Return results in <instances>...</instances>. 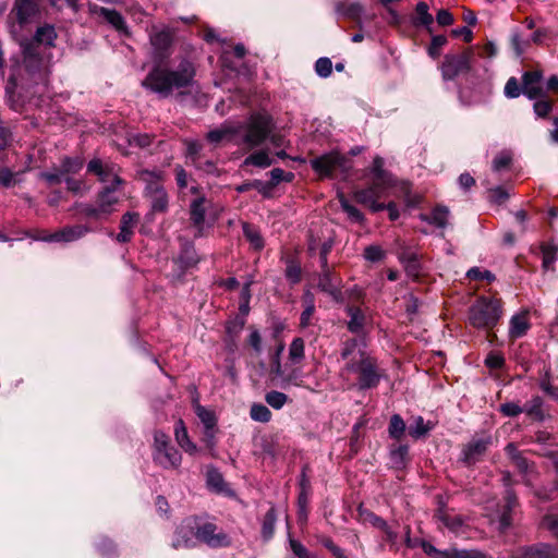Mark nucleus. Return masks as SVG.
Instances as JSON below:
<instances>
[{"instance_id": "nucleus-10", "label": "nucleus", "mask_w": 558, "mask_h": 558, "mask_svg": "<svg viewBox=\"0 0 558 558\" xmlns=\"http://www.w3.org/2000/svg\"><path fill=\"white\" fill-rule=\"evenodd\" d=\"M141 180L148 182V193L150 196L151 208L154 211L162 213L168 207V195L165 189L156 181L158 175L148 170L138 173Z\"/></svg>"}, {"instance_id": "nucleus-57", "label": "nucleus", "mask_w": 558, "mask_h": 558, "mask_svg": "<svg viewBox=\"0 0 558 558\" xmlns=\"http://www.w3.org/2000/svg\"><path fill=\"white\" fill-rule=\"evenodd\" d=\"M551 109L553 102L548 99H541L534 104V111L541 118H545Z\"/></svg>"}, {"instance_id": "nucleus-17", "label": "nucleus", "mask_w": 558, "mask_h": 558, "mask_svg": "<svg viewBox=\"0 0 558 558\" xmlns=\"http://www.w3.org/2000/svg\"><path fill=\"white\" fill-rule=\"evenodd\" d=\"M88 232V227L84 225L65 226L45 239L56 242L69 243L82 239Z\"/></svg>"}, {"instance_id": "nucleus-62", "label": "nucleus", "mask_w": 558, "mask_h": 558, "mask_svg": "<svg viewBox=\"0 0 558 558\" xmlns=\"http://www.w3.org/2000/svg\"><path fill=\"white\" fill-rule=\"evenodd\" d=\"M449 558H486L484 554L477 550H453Z\"/></svg>"}, {"instance_id": "nucleus-39", "label": "nucleus", "mask_w": 558, "mask_h": 558, "mask_svg": "<svg viewBox=\"0 0 558 558\" xmlns=\"http://www.w3.org/2000/svg\"><path fill=\"white\" fill-rule=\"evenodd\" d=\"M196 415L201 420V422L204 424L205 429H210L211 427H216L217 420L215 414L205 409L204 407L197 404L195 408Z\"/></svg>"}, {"instance_id": "nucleus-53", "label": "nucleus", "mask_w": 558, "mask_h": 558, "mask_svg": "<svg viewBox=\"0 0 558 558\" xmlns=\"http://www.w3.org/2000/svg\"><path fill=\"white\" fill-rule=\"evenodd\" d=\"M522 93V88L515 77H510L505 85V95L508 98H517Z\"/></svg>"}, {"instance_id": "nucleus-11", "label": "nucleus", "mask_w": 558, "mask_h": 558, "mask_svg": "<svg viewBox=\"0 0 558 558\" xmlns=\"http://www.w3.org/2000/svg\"><path fill=\"white\" fill-rule=\"evenodd\" d=\"M388 186L389 185L373 181L369 187L356 191L354 198L357 203L369 207L373 211H380L385 209V204L380 203L379 199L384 197Z\"/></svg>"}, {"instance_id": "nucleus-23", "label": "nucleus", "mask_w": 558, "mask_h": 558, "mask_svg": "<svg viewBox=\"0 0 558 558\" xmlns=\"http://www.w3.org/2000/svg\"><path fill=\"white\" fill-rule=\"evenodd\" d=\"M399 260L404 265L408 276L418 279L422 275V266L415 252L403 251L399 255Z\"/></svg>"}, {"instance_id": "nucleus-44", "label": "nucleus", "mask_w": 558, "mask_h": 558, "mask_svg": "<svg viewBox=\"0 0 558 558\" xmlns=\"http://www.w3.org/2000/svg\"><path fill=\"white\" fill-rule=\"evenodd\" d=\"M373 172L375 174L374 181L380 182L386 185H390V178L384 171V159L381 157H375L373 160Z\"/></svg>"}, {"instance_id": "nucleus-13", "label": "nucleus", "mask_w": 558, "mask_h": 558, "mask_svg": "<svg viewBox=\"0 0 558 558\" xmlns=\"http://www.w3.org/2000/svg\"><path fill=\"white\" fill-rule=\"evenodd\" d=\"M317 287L336 302L342 300L341 278L337 276L330 266L322 267V271L318 275Z\"/></svg>"}, {"instance_id": "nucleus-51", "label": "nucleus", "mask_w": 558, "mask_h": 558, "mask_svg": "<svg viewBox=\"0 0 558 558\" xmlns=\"http://www.w3.org/2000/svg\"><path fill=\"white\" fill-rule=\"evenodd\" d=\"M271 185H277L281 181L291 182L294 179V174L292 172H286L280 168H275L270 171Z\"/></svg>"}, {"instance_id": "nucleus-26", "label": "nucleus", "mask_w": 558, "mask_h": 558, "mask_svg": "<svg viewBox=\"0 0 558 558\" xmlns=\"http://www.w3.org/2000/svg\"><path fill=\"white\" fill-rule=\"evenodd\" d=\"M174 437L179 446L187 453L194 454L197 452V447L190 440L186 427L182 420L175 423Z\"/></svg>"}, {"instance_id": "nucleus-55", "label": "nucleus", "mask_w": 558, "mask_h": 558, "mask_svg": "<svg viewBox=\"0 0 558 558\" xmlns=\"http://www.w3.org/2000/svg\"><path fill=\"white\" fill-rule=\"evenodd\" d=\"M138 215L134 213H126L121 218L120 229L125 231H133L138 222Z\"/></svg>"}, {"instance_id": "nucleus-2", "label": "nucleus", "mask_w": 558, "mask_h": 558, "mask_svg": "<svg viewBox=\"0 0 558 558\" xmlns=\"http://www.w3.org/2000/svg\"><path fill=\"white\" fill-rule=\"evenodd\" d=\"M57 32L53 25L44 24L37 27L32 39L22 44L23 63L26 71L45 80L49 72L51 52L50 48L54 46Z\"/></svg>"}, {"instance_id": "nucleus-3", "label": "nucleus", "mask_w": 558, "mask_h": 558, "mask_svg": "<svg viewBox=\"0 0 558 558\" xmlns=\"http://www.w3.org/2000/svg\"><path fill=\"white\" fill-rule=\"evenodd\" d=\"M341 356L347 361L342 373L356 374L357 385L361 389L377 386L380 378L377 364L373 357L359 347L356 339H350L343 343Z\"/></svg>"}, {"instance_id": "nucleus-49", "label": "nucleus", "mask_w": 558, "mask_h": 558, "mask_svg": "<svg viewBox=\"0 0 558 558\" xmlns=\"http://www.w3.org/2000/svg\"><path fill=\"white\" fill-rule=\"evenodd\" d=\"M290 548L298 558H316L308 549L294 538L289 539Z\"/></svg>"}, {"instance_id": "nucleus-46", "label": "nucleus", "mask_w": 558, "mask_h": 558, "mask_svg": "<svg viewBox=\"0 0 558 558\" xmlns=\"http://www.w3.org/2000/svg\"><path fill=\"white\" fill-rule=\"evenodd\" d=\"M415 12L418 24L428 26L433 23V16L428 13V5L425 2H418Z\"/></svg>"}, {"instance_id": "nucleus-31", "label": "nucleus", "mask_w": 558, "mask_h": 558, "mask_svg": "<svg viewBox=\"0 0 558 558\" xmlns=\"http://www.w3.org/2000/svg\"><path fill=\"white\" fill-rule=\"evenodd\" d=\"M433 426L432 422H425L422 416H417L414 418L413 424L408 427V433L411 437L417 439L425 436Z\"/></svg>"}, {"instance_id": "nucleus-21", "label": "nucleus", "mask_w": 558, "mask_h": 558, "mask_svg": "<svg viewBox=\"0 0 558 558\" xmlns=\"http://www.w3.org/2000/svg\"><path fill=\"white\" fill-rule=\"evenodd\" d=\"M118 186L119 185L106 186L98 195L97 205L105 219L113 213V206L119 202V197L114 193Z\"/></svg>"}, {"instance_id": "nucleus-18", "label": "nucleus", "mask_w": 558, "mask_h": 558, "mask_svg": "<svg viewBox=\"0 0 558 558\" xmlns=\"http://www.w3.org/2000/svg\"><path fill=\"white\" fill-rule=\"evenodd\" d=\"M541 71H526L522 75V93L530 99H536L543 95Z\"/></svg>"}, {"instance_id": "nucleus-37", "label": "nucleus", "mask_w": 558, "mask_h": 558, "mask_svg": "<svg viewBox=\"0 0 558 558\" xmlns=\"http://www.w3.org/2000/svg\"><path fill=\"white\" fill-rule=\"evenodd\" d=\"M252 420L256 422L267 423L271 418V412L269 409L260 403H255L251 407L250 411Z\"/></svg>"}, {"instance_id": "nucleus-56", "label": "nucleus", "mask_w": 558, "mask_h": 558, "mask_svg": "<svg viewBox=\"0 0 558 558\" xmlns=\"http://www.w3.org/2000/svg\"><path fill=\"white\" fill-rule=\"evenodd\" d=\"M380 531L383 532V541L388 543L391 548L397 549L398 533L387 523Z\"/></svg>"}, {"instance_id": "nucleus-15", "label": "nucleus", "mask_w": 558, "mask_h": 558, "mask_svg": "<svg viewBox=\"0 0 558 558\" xmlns=\"http://www.w3.org/2000/svg\"><path fill=\"white\" fill-rule=\"evenodd\" d=\"M492 445V437H473L462 449V461L466 464H474L482 459L488 447Z\"/></svg>"}, {"instance_id": "nucleus-29", "label": "nucleus", "mask_w": 558, "mask_h": 558, "mask_svg": "<svg viewBox=\"0 0 558 558\" xmlns=\"http://www.w3.org/2000/svg\"><path fill=\"white\" fill-rule=\"evenodd\" d=\"M506 504L504 506L502 513L499 517V529L505 531L511 525V511L517 505L515 496L508 492L505 497Z\"/></svg>"}, {"instance_id": "nucleus-38", "label": "nucleus", "mask_w": 558, "mask_h": 558, "mask_svg": "<svg viewBox=\"0 0 558 558\" xmlns=\"http://www.w3.org/2000/svg\"><path fill=\"white\" fill-rule=\"evenodd\" d=\"M304 340L294 338L289 348V357L294 363H299L304 359Z\"/></svg>"}, {"instance_id": "nucleus-40", "label": "nucleus", "mask_w": 558, "mask_h": 558, "mask_svg": "<svg viewBox=\"0 0 558 558\" xmlns=\"http://www.w3.org/2000/svg\"><path fill=\"white\" fill-rule=\"evenodd\" d=\"M284 275L291 284L299 283L302 279V269L300 264L294 260H289L287 263Z\"/></svg>"}, {"instance_id": "nucleus-6", "label": "nucleus", "mask_w": 558, "mask_h": 558, "mask_svg": "<svg viewBox=\"0 0 558 558\" xmlns=\"http://www.w3.org/2000/svg\"><path fill=\"white\" fill-rule=\"evenodd\" d=\"M240 145L252 149L260 145L272 132V121L266 114H253L245 124L241 123Z\"/></svg>"}, {"instance_id": "nucleus-64", "label": "nucleus", "mask_w": 558, "mask_h": 558, "mask_svg": "<svg viewBox=\"0 0 558 558\" xmlns=\"http://www.w3.org/2000/svg\"><path fill=\"white\" fill-rule=\"evenodd\" d=\"M543 526L550 530L558 537V517L548 514L543 519Z\"/></svg>"}, {"instance_id": "nucleus-48", "label": "nucleus", "mask_w": 558, "mask_h": 558, "mask_svg": "<svg viewBox=\"0 0 558 558\" xmlns=\"http://www.w3.org/2000/svg\"><path fill=\"white\" fill-rule=\"evenodd\" d=\"M77 208L80 209V213L87 218H92L94 220H105V217L102 213H100L98 205L94 206L88 204H81L77 205Z\"/></svg>"}, {"instance_id": "nucleus-5", "label": "nucleus", "mask_w": 558, "mask_h": 558, "mask_svg": "<svg viewBox=\"0 0 558 558\" xmlns=\"http://www.w3.org/2000/svg\"><path fill=\"white\" fill-rule=\"evenodd\" d=\"M502 315V304L499 299L480 298L469 312V322L475 328L492 329Z\"/></svg>"}, {"instance_id": "nucleus-35", "label": "nucleus", "mask_w": 558, "mask_h": 558, "mask_svg": "<svg viewBox=\"0 0 558 558\" xmlns=\"http://www.w3.org/2000/svg\"><path fill=\"white\" fill-rule=\"evenodd\" d=\"M276 520L275 509L270 508L263 520L262 534L265 539H269L274 535Z\"/></svg>"}, {"instance_id": "nucleus-25", "label": "nucleus", "mask_w": 558, "mask_h": 558, "mask_svg": "<svg viewBox=\"0 0 558 558\" xmlns=\"http://www.w3.org/2000/svg\"><path fill=\"white\" fill-rule=\"evenodd\" d=\"M336 12L350 19L359 21L363 13V7L360 2H350L348 0H339L335 4Z\"/></svg>"}, {"instance_id": "nucleus-24", "label": "nucleus", "mask_w": 558, "mask_h": 558, "mask_svg": "<svg viewBox=\"0 0 558 558\" xmlns=\"http://www.w3.org/2000/svg\"><path fill=\"white\" fill-rule=\"evenodd\" d=\"M530 329L529 312L515 314L510 319L509 337L514 340L521 338Z\"/></svg>"}, {"instance_id": "nucleus-28", "label": "nucleus", "mask_w": 558, "mask_h": 558, "mask_svg": "<svg viewBox=\"0 0 558 558\" xmlns=\"http://www.w3.org/2000/svg\"><path fill=\"white\" fill-rule=\"evenodd\" d=\"M302 303H303L304 310L300 317V327L302 329H305L312 325V318L315 313V300H314V295L311 291L307 290L304 292L303 298H302Z\"/></svg>"}, {"instance_id": "nucleus-61", "label": "nucleus", "mask_w": 558, "mask_h": 558, "mask_svg": "<svg viewBox=\"0 0 558 558\" xmlns=\"http://www.w3.org/2000/svg\"><path fill=\"white\" fill-rule=\"evenodd\" d=\"M151 140V136L148 134H134L129 138V143L130 145L144 148L150 145Z\"/></svg>"}, {"instance_id": "nucleus-41", "label": "nucleus", "mask_w": 558, "mask_h": 558, "mask_svg": "<svg viewBox=\"0 0 558 558\" xmlns=\"http://www.w3.org/2000/svg\"><path fill=\"white\" fill-rule=\"evenodd\" d=\"M64 182L66 183L68 191L73 194L84 195L89 191V186L85 183L84 180L66 177L64 178Z\"/></svg>"}, {"instance_id": "nucleus-60", "label": "nucleus", "mask_w": 558, "mask_h": 558, "mask_svg": "<svg viewBox=\"0 0 558 558\" xmlns=\"http://www.w3.org/2000/svg\"><path fill=\"white\" fill-rule=\"evenodd\" d=\"M40 177L46 180L50 185L60 184L64 181V175L61 173L60 169H54L51 172H44Z\"/></svg>"}, {"instance_id": "nucleus-20", "label": "nucleus", "mask_w": 558, "mask_h": 558, "mask_svg": "<svg viewBox=\"0 0 558 558\" xmlns=\"http://www.w3.org/2000/svg\"><path fill=\"white\" fill-rule=\"evenodd\" d=\"M13 12L20 24L31 22L39 12L37 0H16Z\"/></svg>"}, {"instance_id": "nucleus-52", "label": "nucleus", "mask_w": 558, "mask_h": 558, "mask_svg": "<svg viewBox=\"0 0 558 558\" xmlns=\"http://www.w3.org/2000/svg\"><path fill=\"white\" fill-rule=\"evenodd\" d=\"M315 71L322 77H328L332 71V63L328 58H319L315 63Z\"/></svg>"}, {"instance_id": "nucleus-14", "label": "nucleus", "mask_w": 558, "mask_h": 558, "mask_svg": "<svg viewBox=\"0 0 558 558\" xmlns=\"http://www.w3.org/2000/svg\"><path fill=\"white\" fill-rule=\"evenodd\" d=\"M87 171L98 177L108 186L121 185L123 181L119 177V168L113 163L102 162L100 159H92L87 165Z\"/></svg>"}, {"instance_id": "nucleus-1", "label": "nucleus", "mask_w": 558, "mask_h": 558, "mask_svg": "<svg viewBox=\"0 0 558 558\" xmlns=\"http://www.w3.org/2000/svg\"><path fill=\"white\" fill-rule=\"evenodd\" d=\"M150 44L154 48V61L156 65L148 73L143 85L151 90L168 96L173 88H183L192 84L195 76V68L192 62L183 60L178 70L162 69L161 62L168 56L172 37L168 31H154L150 33Z\"/></svg>"}, {"instance_id": "nucleus-33", "label": "nucleus", "mask_w": 558, "mask_h": 558, "mask_svg": "<svg viewBox=\"0 0 558 558\" xmlns=\"http://www.w3.org/2000/svg\"><path fill=\"white\" fill-rule=\"evenodd\" d=\"M272 159L269 157L266 150H259L250 155L245 160L244 165H252L259 168H267L271 166Z\"/></svg>"}, {"instance_id": "nucleus-7", "label": "nucleus", "mask_w": 558, "mask_h": 558, "mask_svg": "<svg viewBox=\"0 0 558 558\" xmlns=\"http://www.w3.org/2000/svg\"><path fill=\"white\" fill-rule=\"evenodd\" d=\"M153 460L163 469H177L181 464V453L170 444L169 436L161 432L154 433Z\"/></svg>"}, {"instance_id": "nucleus-50", "label": "nucleus", "mask_w": 558, "mask_h": 558, "mask_svg": "<svg viewBox=\"0 0 558 558\" xmlns=\"http://www.w3.org/2000/svg\"><path fill=\"white\" fill-rule=\"evenodd\" d=\"M447 44V38L442 35L434 36L428 48V53L436 59L440 56L441 48Z\"/></svg>"}, {"instance_id": "nucleus-47", "label": "nucleus", "mask_w": 558, "mask_h": 558, "mask_svg": "<svg viewBox=\"0 0 558 558\" xmlns=\"http://www.w3.org/2000/svg\"><path fill=\"white\" fill-rule=\"evenodd\" d=\"M363 256L369 262H379L385 258L386 253L379 245H369L364 248Z\"/></svg>"}, {"instance_id": "nucleus-27", "label": "nucleus", "mask_w": 558, "mask_h": 558, "mask_svg": "<svg viewBox=\"0 0 558 558\" xmlns=\"http://www.w3.org/2000/svg\"><path fill=\"white\" fill-rule=\"evenodd\" d=\"M347 314L350 317L348 329L353 333H361L364 330L367 318L360 307L349 306Z\"/></svg>"}, {"instance_id": "nucleus-16", "label": "nucleus", "mask_w": 558, "mask_h": 558, "mask_svg": "<svg viewBox=\"0 0 558 558\" xmlns=\"http://www.w3.org/2000/svg\"><path fill=\"white\" fill-rule=\"evenodd\" d=\"M241 123L226 122L220 128L208 132L207 140L214 144L232 142L240 145Z\"/></svg>"}, {"instance_id": "nucleus-59", "label": "nucleus", "mask_w": 558, "mask_h": 558, "mask_svg": "<svg viewBox=\"0 0 558 558\" xmlns=\"http://www.w3.org/2000/svg\"><path fill=\"white\" fill-rule=\"evenodd\" d=\"M500 412L506 416H517L524 412V409L515 402H507L500 405Z\"/></svg>"}, {"instance_id": "nucleus-43", "label": "nucleus", "mask_w": 558, "mask_h": 558, "mask_svg": "<svg viewBox=\"0 0 558 558\" xmlns=\"http://www.w3.org/2000/svg\"><path fill=\"white\" fill-rule=\"evenodd\" d=\"M265 401L271 408L280 410L288 402V396L283 392L272 390L266 393Z\"/></svg>"}, {"instance_id": "nucleus-54", "label": "nucleus", "mask_w": 558, "mask_h": 558, "mask_svg": "<svg viewBox=\"0 0 558 558\" xmlns=\"http://www.w3.org/2000/svg\"><path fill=\"white\" fill-rule=\"evenodd\" d=\"M468 278L471 280H487L493 281L495 276L488 270H482L478 267L471 268L468 274Z\"/></svg>"}, {"instance_id": "nucleus-34", "label": "nucleus", "mask_w": 558, "mask_h": 558, "mask_svg": "<svg viewBox=\"0 0 558 558\" xmlns=\"http://www.w3.org/2000/svg\"><path fill=\"white\" fill-rule=\"evenodd\" d=\"M543 401L539 397L533 398L525 404L524 412L533 420L542 421L544 417L542 410Z\"/></svg>"}, {"instance_id": "nucleus-45", "label": "nucleus", "mask_w": 558, "mask_h": 558, "mask_svg": "<svg viewBox=\"0 0 558 558\" xmlns=\"http://www.w3.org/2000/svg\"><path fill=\"white\" fill-rule=\"evenodd\" d=\"M405 430V424L400 415L396 414L390 418L389 434L396 439H401Z\"/></svg>"}, {"instance_id": "nucleus-22", "label": "nucleus", "mask_w": 558, "mask_h": 558, "mask_svg": "<svg viewBox=\"0 0 558 558\" xmlns=\"http://www.w3.org/2000/svg\"><path fill=\"white\" fill-rule=\"evenodd\" d=\"M436 518L456 534H463L465 531L466 524L463 518L457 513L449 512L447 510H439Z\"/></svg>"}, {"instance_id": "nucleus-4", "label": "nucleus", "mask_w": 558, "mask_h": 558, "mask_svg": "<svg viewBox=\"0 0 558 558\" xmlns=\"http://www.w3.org/2000/svg\"><path fill=\"white\" fill-rule=\"evenodd\" d=\"M190 192L195 196L190 203V220L194 236H203L206 229L211 228L218 219L221 208L207 198L198 186H191Z\"/></svg>"}, {"instance_id": "nucleus-8", "label": "nucleus", "mask_w": 558, "mask_h": 558, "mask_svg": "<svg viewBox=\"0 0 558 558\" xmlns=\"http://www.w3.org/2000/svg\"><path fill=\"white\" fill-rule=\"evenodd\" d=\"M311 166L322 178H333L351 168L349 159L336 151L312 159Z\"/></svg>"}, {"instance_id": "nucleus-36", "label": "nucleus", "mask_w": 558, "mask_h": 558, "mask_svg": "<svg viewBox=\"0 0 558 558\" xmlns=\"http://www.w3.org/2000/svg\"><path fill=\"white\" fill-rule=\"evenodd\" d=\"M207 485L215 492H223L227 484L220 472L215 469L208 470L207 472Z\"/></svg>"}, {"instance_id": "nucleus-30", "label": "nucleus", "mask_w": 558, "mask_h": 558, "mask_svg": "<svg viewBox=\"0 0 558 558\" xmlns=\"http://www.w3.org/2000/svg\"><path fill=\"white\" fill-rule=\"evenodd\" d=\"M449 210L446 207L437 206L429 215H421L422 220L435 225L438 228H445L448 221Z\"/></svg>"}, {"instance_id": "nucleus-12", "label": "nucleus", "mask_w": 558, "mask_h": 558, "mask_svg": "<svg viewBox=\"0 0 558 558\" xmlns=\"http://www.w3.org/2000/svg\"><path fill=\"white\" fill-rule=\"evenodd\" d=\"M196 537L210 547H226L231 544L229 535L210 522L197 527Z\"/></svg>"}, {"instance_id": "nucleus-42", "label": "nucleus", "mask_w": 558, "mask_h": 558, "mask_svg": "<svg viewBox=\"0 0 558 558\" xmlns=\"http://www.w3.org/2000/svg\"><path fill=\"white\" fill-rule=\"evenodd\" d=\"M243 232H244L245 238L250 241L251 245L255 250L263 248V246H264L263 239H262L259 232L255 228H253L248 223H244Z\"/></svg>"}, {"instance_id": "nucleus-58", "label": "nucleus", "mask_w": 558, "mask_h": 558, "mask_svg": "<svg viewBox=\"0 0 558 558\" xmlns=\"http://www.w3.org/2000/svg\"><path fill=\"white\" fill-rule=\"evenodd\" d=\"M361 518L363 522L369 523L374 527L380 530L381 527H385V524L387 523L384 519L374 514L373 512H363L361 513Z\"/></svg>"}, {"instance_id": "nucleus-32", "label": "nucleus", "mask_w": 558, "mask_h": 558, "mask_svg": "<svg viewBox=\"0 0 558 558\" xmlns=\"http://www.w3.org/2000/svg\"><path fill=\"white\" fill-rule=\"evenodd\" d=\"M83 168V160L81 158H64L60 163V171L66 177H71V174L77 173Z\"/></svg>"}, {"instance_id": "nucleus-63", "label": "nucleus", "mask_w": 558, "mask_h": 558, "mask_svg": "<svg viewBox=\"0 0 558 558\" xmlns=\"http://www.w3.org/2000/svg\"><path fill=\"white\" fill-rule=\"evenodd\" d=\"M549 548L544 546L542 548H530L525 551L524 558H548Z\"/></svg>"}, {"instance_id": "nucleus-9", "label": "nucleus", "mask_w": 558, "mask_h": 558, "mask_svg": "<svg viewBox=\"0 0 558 558\" xmlns=\"http://www.w3.org/2000/svg\"><path fill=\"white\" fill-rule=\"evenodd\" d=\"M473 52L471 49L453 56L447 54L441 63V74L445 80H453L461 73L469 72L472 68Z\"/></svg>"}, {"instance_id": "nucleus-19", "label": "nucleus", "mask_w": 558, "mask_h": 558, "mask_svg": "<svg viewBox=\"0 0 558 558\" xmlns=\"http://www.w3.org/2000/svg\"><path fill=\"white\" fill-rule=\"evenodd\" d=\"M89 12L93 15L102 17L106 22L112 25L117 31L124 32L126 31V25L122 15L116 11L110 10L104 7H99L97 4L89 5Z\"/></svg>"}]
</instances>
